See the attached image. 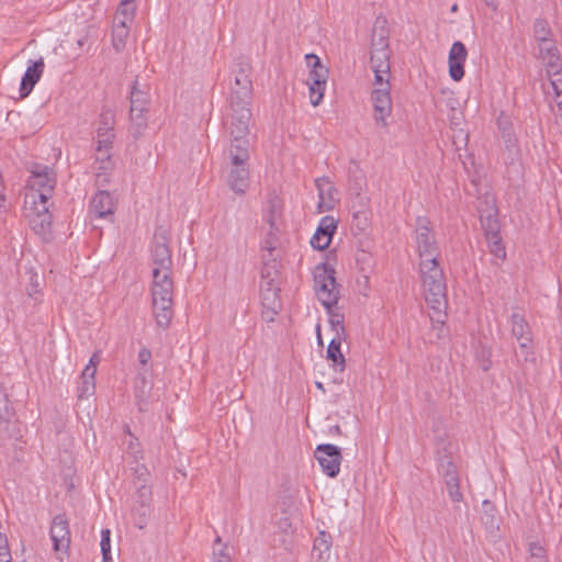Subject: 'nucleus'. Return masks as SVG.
<instances>
[{"label": "nucleus", "mask_w": 562, "mask_h": 562, "mask_svg": "<svg viewBox=\"0 0 562 562\" xmlns=\"http://www.w3.org/2000/svg\"><path fill=\"white\" fill-rule=\"evenodd\" d=\"M414 241L419 259L418 272L425 301L436 314L432 319L443 323L447 307V284L443 269L439 263L440 247L427 217H417Z\"/></svg>", "instance_id": "f257e3e1"}, {"label": "nucleus", "mask_w": 562, "mask_h": 562, "mask_svg": "<svg viewBox=\"0 0 562 562\" xmlns=\"http://www.w3.org/2000/svg\"><path fill=\"white\" fill-rule=\"evenodd\" d=\"M151 277L150 294L154 317L157 326L166 329L173 317V280L171 278V270L158 271V269H151Z\"/></svg>", "instance_id": "f03ea898"}, {"label": "nucleus", "mask_w": 562, "mask_h": 562, "mask_svg": "<svg viewBox=\"0 0 562 562\" xmlns=\"http://www.w3.org/2000/svg\"><path fill=\"white\" fill-rule=\"evenodd\" d=\"M249 149L227 148L226 182L236 194H245L249 187Z\"/></svg>", "instance_id": "7ed1b4c3"}, {"label": "nucleus", "mask_w": 562, "mask_h": 562, "mask_svg": "<svg viewBox=\"0 0 562 562\" xmlns=\"http://www.w3.org/2000/svg\"><path fill=\"white\" fill-rule=\"evenodd\" d=\"M229 146L228 148L245 147L249 149V122L251 120L250 102L231 101Z\"/></svg>", "instance_id": "20e7f679"}, {"label": "nucleus", "mask_w": 562, "mask_h": 562, "mask_svg": "<svg viewBox=\"0 0 562 562\" xmlns=\"http://www.w3.org/2000/svg\"><path fill=\"white\" fill-rule=\"evenodd\" d=\"M49 199L50 198H35L34 203H32L29 193H25L24 198V212L29 220L30 227L44 240H47L52 233Z\"/></svg>", "instance_id": "39448f33"}, {"label": "nucleus", "mask_w": 562, "mask_h": 562, "mask_svg": "<svg viewBox=\"0 0 562 562\" xmlns=\"http://www.w3.org/2000/svg\"><path fill=\"white\" fill-rule=\"evenodd\" d=\"M335 273V269L328 263H321L314 270V291L325 310L335 307L339 300Z\"/></svg>", "instance_id": "423d86ee"}, {"label": "nucleus", "mask_w": 562, "mask_h": 562, "mask_svg": "<svg viewBox=\"0 0 562 562\" xmlns=\"http://www.w3.org/2000/svg\"><path fill=\"white\" fill-rule=\"evenodd\" d=\"M436 106L438 111L447 114L451 128L456 130L461 126L463 122V113L460 106V101L452 90L442 88L436 100Z\"/></svg>", "instance_id": "0eeeda50"}, {"label": "nucleus", "mask_w": 562, "mask_h": 562, "mask_svg": "<svg viewBox=\"0 0 562 562\" xmlns=\"http://www.w3.org/2000/svg\"><path fill=\"white\" fill-rule=\"evenodd\" d=\"M314 454L323 473L329 477H336L339 474L342 458L337 446L331 443L318 445Z\"/></svg>", "instance_id": "6e6552de"}, {"label": "nucleus", "mask_w": 562, "mask_h": 562, "mask_svg": "<svg viewBox=\"0 0 562 562\" xmlns=\"http://www.w3.org/2000/svg\"><path fill=\"white\" fill-rule=\"evenodd\" d=\"M56 180L48 167H44L42 171H33L29 179V189L32 203L35 198H52Z\"/></svg>", "instance_id": "1a4fd4ad"}, {"label": "nucleus", "mask_w": 562, "mask_h": 562, "mask_svg": "<svg viewBox=\"0 0 562 562\" xmlns=\"http://www.w3.org/2000/svg\"><path fill=\"white\" fill-rule=\"evenodd\" d=\"M250 65L247 60L238 64V69L234 70L235 87L232 89L231 101L250 102L252 94V82L249 77Z\"/></svg>", "instance_id": "9d476101"}, {"label": "nucleus", "mask_w": 562, "mask_h": 562, "mask_svg": "<svg viewBox=\"0 0 562 562\" xmlns=\"http://www.w3.org/2000/svg\"><path fill=\"white\" fill-rule=\"evenodd\" d=\"M315 187L318 195L317 212L331 211L338 202V191L334 182L328 177H319L315 179Z\"/></svg>", "instance_id": "9b49d317"}, {"label": "nucleus", "mask_w": 562, "mask_h": 562, "mask_svg": "<svg viewBox=\"0 0 562 562\" xmlns=\"http://www.w3.org/2000/svg\"><path fill=\"white\" fill-rule=\"evenodd\" d=\"M54 551H67L70 546L69 522L65 514H58L54 517L49 530Z\"/></svg>", "instance_id": "f8f14e48"}, {"label": "nucleus", "mask_w": 562, "mask_h": 562, "mask_svg": "<svg viewBox=\"0 0 562 562\" xmlns=\"http://www.w3.org/2000/svg\"><path fill=\"white\" fill-rule=\"evenodd\" d=\"M371 101L374 110L375 123L385 127L387 125L386 119L392 113V99L391 90L373 89L371 92Z\"/></svg>", "instance_id": "ddd939ff"}, {"label": "nucleus", "mask_w": 562, "mask_h": 562, "mask_svg": "<svg viewBox=\"0 0 562 562\" xmlns=\"http://www.w3.org/2000/svg\"><path fill=\"white\" fill-rule=\"evenodd\" d=\"M115 203L108 191H98L90 202L89 213L92 218L97 220H113Z\"/></svg>", "instance_id": "4468645a"}, {"label": "nucleus", "mask_w": 562, "mask_h": 562, "mask_svg": "<svg viewBox=\"0 0 562 562\" xmlns=\"http://www.w3.org/2000/svg\"><path fill=\"white\" fill-rule=\"evenodd\" d=\"M337 224L338 222L334 216H323L314 235L311 238V246L318 250L326 249L330 245L333 235L337 229Z\"/></svg>", "instance_id": "2eb2a0df"}, {"label": "nucleus", "mask_w": 562, "mask_h": 562, "mask_svg": "<svg viewBox=\"0 0 562 562\" xmlns=\"http://www.w3.org/2000/svg\"><path fill=\"white\" fill-rule=\"evenodd\" d=\"M468 57L465 45L457 41L449 50L448 65L449 76L453 81H460L464 76V64Z\"/></svg>", "instance_id": "dca6fc26"}, {"label": "nucleus", "mask_w": 562, "mask_h": 562, "mask_svg": "<svg viewBox=\"0 0 562 562\" xmlns=\"http://www.w3.org/2000/svg\"><path fill=\"white\" fill-rule=\"evenodd\" d=\"M151 269L169 271L172 267V259L167 239L165 236H156L151 248Z\"/></svg>", "instance_id": "f3484780"}, {"label": "nucleus", "mask_w": 562, "mask_h": 562, "mask_svg": "<svg viewBox=\"0 0 562 562\" xmlns=\"http://www.w3.org/2000/svg\"><path fill=\"white\" fill-rule=\"evenodd\" d=\"M45 64L43 58L38 60H29V65L24 75L22 76L20 83V97H27L35 85L40 81L43 72H44Z\"/></svg>", "instance_id": "a211bd4d"}, {"label": "nucleus", "mask_w": 562, "mask_h": 562, "mask_svg": "<svg viewBox=\"0 0 562 562\" xmlns=\"http://www.w3.org/2000/svg\"><path fill=\"white\" fill-rule=\"evenodd\" d=\"M261 317L265 322L271 323L281 310L280 290H269L260 292Z\"/></svg>", "instance_id": "6ab92c4d"}, {"label": "nucleus", "mask_w": 562, "mask_h": 562, "mask_svg": "<svg viewBox=\"0 0 562 562\" xmlns=\"http://www.w3.org/2000/svg\"><path fill=\"white\" fill-rule=\"evenodd\" d=\"M113 126L114 114L111 111L102 112L97 128V143L100 147H112L114 140Z\"/></svg>", "instance_id": "aec40b11"}, {"label": "nucleus", "mask_w": 562, "mask_h": 562, "mask_svg": "<svg viewBox=\"0 0 562 562\" xmlns=\"http://www.w3.org/2000/svg\"><path fill=\"white\" fill-rule=\"evenodd\" d=\"M538 57L543 61L546 68L555 69L562 61L555 43L552 40L538 44Z\"/></svg>", "instance_id": "412c9836"}, {"label": "nucleus", "mask_w": 562, "mask_h": 562, "mask_svg": "<svg viewBox=\"0 0 562 562\" xmlns=\"http://www.w3.org/2000/svg\"><path fill=\"white\" fill-rule=\"evenodd\" d=\"M283 209L278 200H270L262 212V221L268 224L270 235H274V232L280 231V222L282 217Z\"/></svg>", "instance_id": "4be33fe9"}, {"label": "nucleus", "mask_w": 562, "mask_h": 562, "mask_svg": "<svg viewBox=\"0 0 562 562\" xmlns=\"http://www.w3.org/2000/svg\"><path fill=\"white\" fill-rule=\"evenodd\" d=\"M346 337H333L326 350L327 359L334 364L336 371L342 372L346 369V359L341 352V342Z\"/></svg>", "instance_id": "5701e85b"}, {"label": "nucleus", "mask_w": 562, "mask_h": 562, "mask_svg": "<svg viewBox=\"0 0 562 562\" xmlns=\"http://www.w3.org/2000/svg\"><path fill=\"white\" fill-rule=\"evenodd\" d=\"M512 334L517 341H532L531 330L525 317L518 312H513L510 316Z\"/></svg>", "instance_id": "b1692460"}, {"label": "nucleus", "mask_w": 562, "mask_h": 562, "mask_svg": "<svg viewBox=\"0 0 562 562\" xmlns=\"http://www.w3.org/2000/svg\"><path fill=\"white\" fill-rule=\"evenodd\" d=\"M384 19H376L371 38V49H389V30Z\"/></svg>", "instance_id": "393cba45"}, {"label": "nucleus", "mask_w": 562, "mask_h": 562, "mask_svg": "<svg viewBox=\"0 0 562 562\" xmlns=\"http://www.w3.org/2000/svg\"><path fill=\"white\" fill-rule=\"evenodd\" d=\"M305 58L307 64L311 66V70L306 80L327 81L329 70L321 63L319 57L314 54H307Z\"/></svg>", "instance_id": "a878e982"}, {"label": "nucleus", "mask_w": 562, "mask_h": 562, "mask_svg": "<svg viewBox=\"0 0 562 562\" xmlns=\"http://www.w3.org/2000/svg\"><path fill=\"white\" fill-rule=\"evenodd\" d=\"M260 292L269 290H280L279 272L274 265H265L260 273Z\"/></svg>", "instance_id": "bb28decb"}, {"label": "nucleus", "mask_w": 562, "mask_h": 562, "mask_svg": "<svg viewBox=\"0 0 562 562\" xmlns=\"http://www.w3.org/2000/svg\"><path fill=\"white\" fill-rule=\"evenodd\" d=\"M149 94L146 91L138 89L137 82L134 83L131 91V113L135 112L145 113L148 110Z\"/></svg>", "instance_id": "cd10ccee"}, {"label": "nucleus", "mask_w": 562, "mask_h": 562, "mask_svg": "<svg viewBox=\"0 0 562 562\" xmlns=\"http://www.w3.org/2000/svg\"><path fill=\"white\" fill-rule=\"evenodd\" d=\"M330 537L326 532H319L314 541L313 555L316 562H326L330 554Z\"/></svg>", "instance_id": "c85d7f7f"}, {"label": "nucleus", "mask_w": 562, "mask_h": 562, "mask_svg": "<svg viewBox=\"0 0 562 562\" xmlns=\"http://www.w3.org/2000/svg\"><path fill=\"white\" fill-rule=\"evenodd\" d=\"M131 25L132 24H124V22H114L112 29V45L116 52H121L125 48Z\"/></svg>", "instance_id": "c756f323"}, {"label": "nucleus", "mask_w": 562, "mask_h": 562, "mask_svg": "<svg viewBox=\"0 0 562 562\" xmlns=\"http://www.w3.org/2000/svg\"><path fill=\"white\" fill-rule=\"evenodd\" d=\"M480 220L485 233V238L499 234V222L497 220V212L494 205L486 214L481 212Z\"/></svg>", "instance_id": "7c9ffc66"}, {"label": "nucleus", "mask_w": 562, "mask_h": 562, "mask_svg": "<svg viewBox=\"0 0 562 562\" xmlns=\"http://www.w3.org/2000/svg\"><path fill=\"white\" fill-rule=\"evenodd\" d=\"M149 378V369L148 368H142V370L138 371L136 378H135V395L139 401H145L147 398V395L149 394V391L151 389V383L148 380Z\"/></svg>", "instance_id": "2f4dec72"}, {"label": "nucleus", "mask_w": 562, "mask_h": 562, "mask_svg": "<svg viewBox=\"0 0 562 562\" xmlns=\"http://www.w3.org/2000/svg\"><path fill=\"white\" fill-rule=\"evenodd\" d=\"M89 369H83L80 375V382L77 387L78 397L79 398H87L90 395L93 394L95 389L94 378L95 374L90 372Z\"/></svg>", "instance_id": "473e14b6"}, {"label": "nucleus", "mask_w": 562, "mask_h": 562, "mask_svg": "<svg viewBox=\"0 0 562 562\" xmlns=\"http://www.w3.org/2000/svg\"><path fill=\"white\" fill-rule=\"evenodd\" d=\"M370 64L371 69H378V72L391 70L390 49H371Z\"/></svg>", "instance_id": "72a5a7b5"}, {"label": "nucleus", "mask_w": 562, "mask_h": 562, "mask_svg": "<svg viewBox=\"0 0 562 562\" xmlns=\"http://www.w3.org/2000/svg\"><path fill=\"white\" fill-rule=\"evenodd\" d=\"M548 76L550 77L551 86L554 91L555 102L560 110H562V64L554 70L551 68L547 69Z\"/></svg>", "instance_id": "f704fd0d"}, {"label": "nucleus", "mask_w": 562, "mask_h": 562, "mask_svg": "<svg viewBox=\"0 0 562 562\" xmlns=\"http://www.w3.org/2000/svg\"><path fill=\"white\" fill-rule=\"evenodd\" d=\"M308 86L310 101L313 106H318L324 99L327 81L306 80Z\"/></svg>", "instance_id": "c9c22d12"}, {"label": "nucleus", "mask_w": 562, "mask_h": 562, "mask_svg": "<svg viewBox=\"0 0 562 562\" xmlns=\"http://www.w3.org/2000/svg\"><path fill=\"white\" fill-rule=\"evenodd\" d=\"M328 314V322L331 329L335 331L334 337H346L345 317L344 314L336 311L335 307L326 310Z\"/></svg>", "instance_id": "e433bc0d"}, {"label": "nucleus", "mask_w": 562, "mask_h": 562, "mask_svg": "<svg viewBox=\"0 0 562 562\" xmlns=\"http://www.w3.org/2000/svg\"><path fill=\"white\" fill-rule=\"evenodd\" d=\"M135 4L124 3L120 1V4L114 16V22H124V24H132L135 18Z\"/></svg>", "instance_id": "4c0bfd02"}, {"label": "nucleus", "mask_w": 562, "mask_h": 562, "mask_svg": "<svg viewBox=\"0 0 562 562\" xmlns=\"http://www.w3.org/2000/svg\"><path fill=\"white\" fill-rule=\"evenodd\" d=\"M487 246L490 249V252L495 257L497 260H505L506 258V249L503 244L502 237L498 235H493L491 237L486 238Z\"/></svg>", "instance_id": "58836bf2"}, {"label": "nucleus", "mask_w": 562, "mask_h": 562, "mask_svg": "<svg viewBox=\"0 0 562 562\" xmlns=\"http://www.w3.org/2000/svg\"><path fill=\"white\" fill-rule=\"evenodd\" d=\"M533 35L538 44L552 40V31L544 20H537L533 24Z\"/></svg>", "instance_id": "ea45409f"}, {"label": "nucleus", "mask_w": 562, "mask_h": 562, "mask_svg": "<svg viewBox=\"0 0 562 562\" xmlns=\"http://www.w3.org/2000/svg\"><path fill=\"white\" fill-rule=\"evenodd\" d=\"M111 149L112 147H100L97 143L95 160L100 162L99 170L106 172L112 168Z\"/></svg>", "instance_id": "a19ab883"}, {"label": "nucleus", "mask_w": 562, "mask_h": 562, "mask_svg": "<svg viewBox=\"0 0 562 562\" xmlns=\"http://www.w3.org/2000/svg\"><path fill=\"white\" fill-rule=\"evenodd\" d=\"M519 349L515 352L517 360L527 362L533 360V351L531 348V341H518Z\"/></svg>", "instance_id": "79ce46f5"}, {"label": "nucleus", "mask_w": 562, "mask_h": 562, "mask_svg": "<svg viewBox=\"0 0 562 562\" xmlns=\"http://www.w3.org/2000/svg\"><path fill=\"white\" fill-rule=\"evenodd\" d=\"M372 70L374 72L373 89L391 90L390 70H385V72H378V69Z\"/></svg>", "instance_id": "37998d69"}, {"label": "nucleus", "mask_w": 562, "mask_h": 562, "mask_svg": "<svg viewBox=\"0 0 562 562\" xmlns=\"http://www.w3.org/2000/svg\"><path fill=\"white\" fill-rule=\"evenodd\" d=\"M529 554L532 562H548L546 550L539 542L529 543Z\"/></svg>", "instance_id": "c03bdc74"}, {"label": "nucleus", "mask_w": 562, "mask_h": 562, "mask_svg": "<svg viewBox=\"0 0 562 562\" xmlns=\"http://www.w3.org/2000/svg\"><path fill=\"white\" fill-rule=\"evenodd\" d=\"M132 132L134 136H139L145 130L147 123L144 113L135 112V115L131 114Z\"/></svg>", "instance_id": "a18cd8bd"}, {"label": "nucleus", "mask_w": 562, "mask_h": 562, "mask_svg": "<svg viewBox=\"0 0 562 562\" xmlns=\"http://www.w3.org/2000/svg\"><path fill=\"white\" fill-rule=\"evenodd\" d=\"M441 473L445 479V483L459 481L457 467L454 463L448 461L446 464H441Z\"/></svg>", "instance_id": "49530a36"}, {"label": "nucleus", "mask_w": 562, "mask_h": 562, "mask_svg": "<svg viewBox=\"0 0 562 562\" xmlns=\"http://www.w3.org/2000/svg\"><path fill=\"white\" fill-rule=\"evenodd\" d=\"M100 547L102 557L111 553V531L109 529L101 530Z\"/></svg>", "instance_id": "de8ad7c7"}, {"label": "nucleus", "mask_w": 562, "mask_h": 562, "mask_svg": "<svg viewBox=\"0 0 562 562\" xmlns=\"http://www.w3.org/2000/svg\"><path fill=\"white\" fill-rule=\"evenodd\" d=\"M446 485H447V490H448V494H449L450 498L456 503L461 502L462 493L460 491L459 481H457V482L450 481Z\"/></svg>", "instance_id": "09e8293b"}, {"label": "nucleus", "mask_w": 562, "mask_h": 562, "mask_svg": "<svg viewBox=\"0 0 562 562\" xmlns=\"http://www.w3.org/2000/svg\"><path fill=\"white\" fill-rule=\"evenodd\" d=\"M361 277L358 280L360 286H362V294L368 295L370 290V278L369 271L364 267H360Z\"/></svg>", "instance_id": "8fccbe9b"}, {"label": "nucleus", "mask_w": 562, "mask_h": 562, "mask_svg": "<svg viewBox=\"0 0 562 562\" xmlns=\"http://www.w3.org/2000/svg\"><path fill=\"white\" fill-rule=\"evenodd\" d=\"M278 233L279 232H274V235H270V231L267 233V236L265 237L263 241H262V247L265 249H267L268 251H272L274 250L276 248V244H277V240H278Z\"/></svg>", "instance_id": "3c124183"}, {"label": "nucleus", "mask_w": 562, "mask_h": 562, "mask_svg": "<svg viewBox=\"0 0 562 562\" xmlns=\"http://www.w3.org/2000/svg\"><path fill=\"white\" fill-rule=\"evenodd\" d=\"M10 557L8 539L5 535L0 532V561H2V559H10Z\"/></svg>", "instance_id": "603ef678"}, {"label": "nucleus", "mask_w": 562, "mask_h": 562, "mask_svg": "<svg viewBox=\"0 0 562 562\" xmlns=\"http://www.w3.org/2000/svg\"><path fill=\"white\" fill-rule=\"evenodd\" d=\"M357 263L361 265V267H364L369 271V269L371 268V263H372L371 255L366 251H361L357 256Z\"/></svg>", "instance_id": "864d4df0"}, {"label": "nucleus", "mask_w": 562, "mask_h": 562, "mask_svg": "<svg viewBox=\"0 0 562 562\" xmlns=\"http://www.w3.org/2000/svg\"><path fill=\"white\" fill-rule=\"evenodd\" d=\"M150 359H151V351L148 348L143 347L138 351V361L142 364V367L143 368H147Z\"/></svg>", "instance_id": "5fc2aeb1"}, {"label": "nucleus", "mask_w": 562, "mask_h": 562, "mask_svg": "<svg viewBox=\"0 0 562 562\" xmlns=\"http://www.w3.org/2000/svg\"><path fill=\"white\" fill-rule=\"evenodd\" d=\"M229 555L226 553L225 548L216 549L213 551V562H229Z\"/></svg>", "instance_id": "6e6d98bb"}, {"label": "nucleus", "mask_w": 562, "mask_h": 562, "mask_svg": "<svg viewBox=\"0 0 562 562\" xmlns=\"http://www.w3.org/2000/svg\"><path fill=\"white\" fill-rule=\"evenodd\" d=\"M100 360H101L100 352H94L91 356L88 364L83 369H89L90 368V370H92L90 372L95 374L97 373V367H98Z\"/></svg>", "instance_id": "4d7b16f0"}, {"label": "nucleus", "mask_w": 562, "mask_h": 562, "mask_svg": "<svg viewBox=\"0 0 562 562\" xmlns=\"http://www.w3.org/2000/svg\"><path fill=\"white\" fill-rule=\"evenodd\" d=\"M134 440H136V439L132 437V440L130 441L128 447H127V452L132 453L134 459L137 460L140 451L138 449H135L137 447V443H135Z\"/></svg>", "instance_id": "13d9d810"}, {"label": "nucleus", "mask_w": 562, "mask_h": 562, "mask_svg": "<svg viewBox=\"0 0 562 562\" xmlns=\"http://www.w3.org/2000/svg\"><path fill=\"white\" fill-rule=\"evenodd\" d=\"M138 492H139L140 497H142V498H144V499L149 498V497H150V494H151V492H150V487H149V486H146V485H142V486L139 487V491H138Z\"/></svg>", "instance_id": "bf43d9fd"}, {"label": "nucleus", "mask_w": 562, "mask_h": 562, "mask_svg": "<svg viewBox=\"0 0 562 562\" xmlns=\"http://www.w3.org/2000/svg\"><path fill=\"white\" fill-rule=\"evenodd\" d=\"M103 562H114L111 553L106 554V557H102Z\"/></svg>", "instance_id": "052dcab7"}, {"label": "nucleus", "mask_w": 562, "mask_h": 562, "mask_svg": "<svg viewBox=\"0 0 562 562\" xmlns=\"http://www.w3.org/2000/svg\"><path fill=\"white\" fill-rule=\"evenodd\" d=\"M121 2L135 4V0H121Z\"/></svg>", "instance_id": "680f3d73"}, {"label": "nucleus", "mask_w": 562, "mask_h": 562, "mask_svg": "<svg viewBox=\"0 0 562 562\" xmlns=\"http://www.w3.org/2000/svg\"><path fill=\"white\" fill-rule=\"evenodd\" d=\"M215 544H221V538H220V537H217V538L215 539Z\"/></svg>", "instance_id": "e2e57ef3"}, {"label": "nucleus", "mask_w": 562, "mask_h": 562, "mask_svg": "<svg viewBox=\"0 0 562 562\" xmlns=\"http://www.w3.org/2000/svg\"><path fill=\"white\" fill-rule=\"evenodd\" d=\"M317 339H318V342H319V344H323V342H322V339H321V334H319V331L317 333Z\"/></svg>", "instance_id": "0e129e2a"}, {"label": "nucleus", "mask_w": 562, "mask_h": 562, "mask_svg": "<svg viewBox=\"0 0 562 562\" xmlns=\"http://www.w3.org/2000/svg\"><path fill=\"white\" fill-rule=\"evenodd\" d=\"M451 11H457V4H453L452 8H451Z\"/></svg>", "instance_id": "69168bd1"}, {"label": "nucleus", "mask_w": 562, "mask_h": 562, "mask_svg": "<svg viewBox=\"0 0 562 562\" xmlns=\"http://www.w3.org/2000/svg\"><path fill=\"white\" fill-rule=\"evenodd\" d=\"M1 562H11V558L10 559H2Z\"/></svg>", "instance_id": "338daca9"}, {"label": "nucleus", "mask_w": 562, "mask_h": 562, "mask_svg": "<svg viewBox=\"0 0 562 562\" xmlns=\"http://www.w3.org/2000/svg\"><path fill=\"white\" fill-rule=\"evenodd\" d=\"M487 4H493V0H485Z\"/></svg>", "instance_id": "774afa93"}]
</instances>
